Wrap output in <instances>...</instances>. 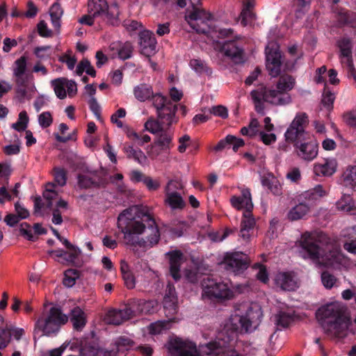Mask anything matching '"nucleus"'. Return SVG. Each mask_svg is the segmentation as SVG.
<instances>
[{
    "mask_svg": "<svg viewBox=\"0 0 356 356\" xmlns=\"http://www.w3.org/2000/svg\"><path fill=\"white\" fill-rule=\"evenodd\" d=\"M118 228L123 233L127 245L150 248L160 240V233L154 218L145 213L142 218L133 217L129 209L124 210L118 218Z\"/></svg>",
    "mask_w": 356,
    "mask_h": 356,
    "instance_id": "1",
    "label": "nucleus"
},
{
    "mask_svg": "<svg viewBox=\"0 0 356 356\" xmlns=\"http://www.w3.org/2000/svg\"><path fill=\"white\" fill-rule=\"evenodd\" d=\"M299 243L302 257L318 266L332 267L341 264L343 259L339 245L323 232H305Z\"/></svg>",
    "mask_w": 356,
    "mask_h": 356,
    "instance_id": "2",
    "label": "nucleus"
},
{
    "mask_svg": "<svg viewBox=\"0 0 356 356\" xmlns=\"http://www.w3.org/2000/svg\"><path fill=\"white\" fill-rule=\"evenodd\" d=\"M168 349L170 356H242L235 350H225L219 341L209 342L197 350L195 343L177 338L169 343Z\"/></svg>",
    "mask_w": 356,
    "mask_h": 356,
    "instance_id": "3",
    "label": "nucleus"
},
{
    "mask_svg": "<svg viewBox=\"0 0 356 356\" xmlns=\"http://www.w3.org/2000/svg\"><path fill=\"white\" fill-rule=\"evenodd\" d=\"M153 106L157 114V120L150 118L145 123V129L152 134L162 133L165 128H169L177 122L176 112L177 106L162 95L154 97Z\"/></svg>",
    "mask_w": 356,
    "mask_h": 356,
    "instance_id": "4",
    "label": "nucleus"
},
{
    "mask_svg": "<svg viewBox=\"0 0 356 356\" xmlns=\"http://www.w3.org/2000/svg\"><path fill=\"white\" fill-rule=\"evenodd\" d=\"M254 108L258 113L264 115V102L273 106H284L291 102L289 92L276 89H268L264 84H260L250 92Z\"/></svg>",
    "mask_w": 356,
    "mask_h": 356,
    "instance_id": "5",
    "label": "nucleus"
},
{
    "mask_svg": "<svg viewBox=\"0 0 356 356\" xmlns=\"http://www.w3.org/2000/svg\"><path fill=\"white\" fill-rule=\"evenodd\" d=\"M69 317L63 313L60 308L52 307L44 312L35 324V332H40L44 336L56 334L61 326L68 321Z\"/></svg>",
    "mask_w": 356,
    "mask_h": 356,
    "instance_id": "6",
    "label": "nucleus"
},
{
    "mask_svg": "<svg viewBox=\"0 0 356 356\" xmlns=\"http://www.w3.org/2000/svg\"><path fill=\"white\" fill-rule=\"evenodd\" d=\"M202 289V298L208 300L220 301L231 300L234 298V291L227 283L218 282L216 280L207 276L201 281Z\"/></svg>",
    "mask_w": 356,
    "mask_h": 356,
    "instance_id": "7",
    "label": "nucleus"
},
{
    "mask_svg": "<svg viewBox=\"0 0 356 356\" xmlns=\"http://www.w3.org/2000/svg\"><path fill=\"white\" fill-rule=\"evenodd\" d=\"M88 13L93 17H100L103 21L111 25H117L119 22V9L116 3L110 6L106 0H89Z\"/></svg>",
    "mask_w": 356,
    "mask_h": 356,
    "instance_id": "8",
    "label": "nucleus"
},
{
    "mask_svg": "<svg viewBox=\"0 0 356 356\" xmlns=\"http://www.w3.org/2000/svg\"><path fill=\"white\" fill-rule=\"evenodd\" d=\"M193 7L186 10L185 19L198 33H207L210 30L209 22L211 19L210 13H207L203 8L196 6L195 3L191 1Z\"/></svg>",
    "mask_w": 356,
    "mask_h": 356,
    "instance_id": "9",
    "label": "nucleus"
},
{
    "mask_svg": "<svg viewBox=\"0 0 356 356\" xmlns=\"http://www.w3.org/2000/svg\"><path fill=\"white\" fill-rule=\"evenodd\" d=\"M243 308L245 309V312L238 318L241 330L246 332H252L261 322L263 316L261 307L257 303H251L244 305Z\"/></svg>",
    "mask_w": 356,
    "mask_h": 356,
    "instance_id": "10",
    "label": "nucleus"
},
{
    "mask_svg": "<svg viewBox=\"0 0 356 356\" xmlns=\"http://www.w3.org/2000/svg\"><path fill=\"white\" fill-rule=\"evenodd\" d=\"M308 122L306 113L297 114L285 133L286 140L294 143L295 146L297 145L299 141L304 139L305 128Z\"/></svg>",
    "mask_w": 356,
    "mask_h": 356,
    "instance_id": "11",
    "label": "nucleus"
},
{
    "mask_svg": "<svg viewBox=\"0 0 356 356\" xmlns=\"http://www.w3.org/2000/svg\"><path fill=\"white\" fill-rule=\"evenodd\" d=\"M222 264L227 270L239 273L248 268L250 259L245 254L241 252H234L227 253Z\"/></svg>",
    "mask_w": 356,
    "mask_h": 356,
    "instance_id": "12",
    "label": "nucleus"
},
{
    "mask_svg": "<svg viewBox=\"0 0 356 356\" xmlns=\"http://www.w3.org/2000/svg\"><path fill=\"white\" fill-rule=\"evenodd\" d=\"M266 67L269 74L273 77L280 73L281 53L276 43L271 42L266 48Z\"/></svg>",
    "mask_w": 356,
    "mask_h": 356,
    "instance_id": "13",
    "label": "nucleus"
},
{
    "mask_svg": "<svg viewBox=\"0 0 356 356\" xmlns=\"http://www.w3.org/2000/svg\"><path fill=\"white\" fill-rule=\"evenodd\" d=\"M317 316L323 323L339 320L341 317H346V308L339 302L327 304L318 309Z\"/></svg>",
    "mask_w": 356,
    "mask_h": 356,
    "instance_id": "14",
    "label": "nucleus"
},
{
    "mask_svg": "<svg viewBox=\"0 0 356 356\" xmlns=\"http://www.w3.org/2000/svg\"><path fill=\"white\" fill-rule=\"evenodd\" d=\"M350 325V319L348 316L341 317L339 320L323 323L325 332L330 337L343 338L347 335V330Z\"/></svg>",
    "mask_w": 356,
    "mask_h": 356,
    "instance_id": "15",
    "label": "nucleus"
},
{
    "mask_svg": "<svg viewBox=\"0 0 356 356\" xmlns=\"http://www.w3.org/2000/svg\"><path fill=\"white\" fill-rule=\"evenodd\" d=\"M135 316V311L129 305L120 309H112L107 313L105 321L108 324L119 325Z\"/></svg>",
    "mask_w": 356,
    "mask_h": 356,
    "instance_id": "16",
    "label": "nucleus"
},
{
    "mask_svg": "<svg viewBox=\"0 0 356 356\" xmlns=\"http://www.w3.org/2000/svg\"><path fill=\"white\" fill-rule=\"evenodd\" d=\"M163 307L165 316L168 317L171 321L172 317L177 312V296L175 286L170 283L167 285L165 290L163 298Z\"/></svg>",
    "mask_w": 356,
    "mask_h": 356,
    "instance_id": "17",
    "label": "nucleus"
},
{
    "mask_svg": "<svg viewBox=\"0 0 356 356\" xmlns=\"http://www.w3.org/2000/svg\"><path fill=\"white\" fill-rule=\"evenodd\" d=\"M139 45L140 53L147 57L154 55L156 50V41L154 34L149 31L140 32Z\"/></svg>",
    "mask_w": 356,
    "mask_h": 356,
    "instance_id": "18",
    "label": "nucleus"
},
{
    "mask_svg": "<svg viewBox=\"0 0 356 356\" xmlns=\"http://www.w3.org/2000/svg\"><path fill=\"white\" fill-rule=\"evenodd\" d=\"M24 334L23 328L17 327L13 325H6L5 327L0 329V350L3 349L9 344L11 337L16 340H19Z\"/></svg>",
    "mask_w": 356,
    "mask_h": 356,
    "instance_id": "19",
    "label": "nucleus"
},
{
    "mask_svg": "<svg viewBox=\"0 0 356 356\" xmlns=\"http://www.w3.org/2000/svg\"><path fill=\"white\" fill-rule=\"evenodd\" d=\"M222 51L235 64L244 63V51L234 41L225 42L222 47Z\"/></svg>",
    "mask_w": 356,
    "mask_h": 356,
    "instance_id": "20",
    "label": "nucleus"
},
{
    "mask_svg": "<svg viewBox=\"0 0 356 356\" xmlns=\"http://www.w3.org/2000/svg\"><path fill=\"white\" fill-rule=\"evenodd\" d=\"M337 163L333 158L323 159L321 161L315 163L314 172L316 176L330 177L337 170Z\"/></svg>",
    "mask_w": 356,
    "mask_h": 356,
    "instance_id": "21",
    "label": "nucleus"
},
{
    "mask_svg": "<svg viewBox=\"0 0 356 356\" xmlns=\"http://www.w3.org/2000/svg\"><path fill=\"white\" fill-rule=\"evenodd\" d=\"M276 285L284 291H294L298 287L296 275L291 273H280L275 277Z\"/></svg>",
    "mask_w": 356,
    "mask_h": 356,
    "instance_id": "22",
    "label": "nucleus"
},
{
    "mask_svg": "<svg viewBox=\"0 0 356 356\" xmlns=\"http://www.w3.org/2000/svg\"><path fill=\"white\" fill-rule=\"evenodd\" d=\"M251 212H244L241 221L239 236L246 242L250 240L251 232L256 225V220Z\"/></svg>",
    "mask_w": 356,
    "mask_h": 356,
    "instance_id": "23",
    "label": "nucleus"
},
{
    "mask_svg": "<svg viewBox=\"0 0 356 356\" xmlns=\"http://www.w3.org/2000/svg\"><path fill=\"white\" fill-rule=\"evenodd\" d=\"M232 205L238 210L244 209V212L252 211L253 204L251 194L248 189H243L240 196H234L231 198Z\"/></svg>",
    "mask_w": 356,
    "mask_h": 356,
    "instance_id": "24",
    "label": "nucleus"
},
{
    "mask_svg": "<svg viewBox=\"0 0 356 356\" xmlns=\"http://www.w3.org/2000/svg\"><path fill=\"white\" fill-rule=\"evenodd\" d=\"M298 155L305 161H312L318 155V144L315 141H309L296 145Z\"/></svg>",
    "mask_w": 356,
    "mask_h": 356,
    "instance_id": "25",
    "label": "nucleus"
},
{
    "mask_svg": "<svg viewBox=\"0 0 356 356\" xmlns=\"http://www.w3.org/2000/svg\"><path fill=\"white\" fill-rule=\"evenodd\" d=\"M81 354L82 356H117V351L115 350L107 351L99 348L95 343L86 342L81 345Z\"/></svg>",
    "mask_w": 356,
    "mask_h": 356,
    "instance_id": "26",
    "label": "nucleus"
},
{
    "mask_svg": "<svg viewBox=\"0 0 356 356\" xmlns=\"http://www.w3.org/2000/svg\"><path fill=\"white\" fill-rule=\"evenodd\" d=\"M167 255L169 257L170 274L175 280H178L180 278L179 269L183 261V254L175 250L168 252Z\"/></svg>",
    "mask_w": 356,
    "mask_h": 356,
    "instance_id": "27",
    "label": "nucleus"
},
{
    "mask_svg": "<svg viewBox=\"0 0 356 356\" xmlns=\"http://www.w3.org/2000/svg\"><path fill=\"white\" fill-rule=\"evenodd\" d=\"M134 97L140 102L151 99L153 103L154 97L160 93H154L152 87L146 83H140L134 89Z\"/></svg>",
    "mask_w": 356,
    "mask_h": 356,
    "instance_id": "28",
    "label": "nucleus"
},
{
    "mask_svg": "<svg viewBox=\"0 0 356 356\" xmlns=\"http://www.w3.org/2000/svg\"><path fill=\"white\" fill-rule=\"evenodd\" d=\"M70 319L72 323L73 328L76 331L82 330L86 326V316L79 307H75L70 311Z\"/></svg>",
    "mask_w": 356,
    "mask_h": 356,
    "instance_id": "29",
    "label": "nucleus"
},
{
    "mask_svg": "<svg viewBox=\"0 0 356 356\" xmlns=\"http://www.w3.org/2000/svg\"><path fill=\"white\" fill-rule=\"evenodd\" d=\"M164 203L172 210H182L186 207V202L179 193L165 192Z\"/></svg>",
    "mask_w": 356,
    "mask_h": 356,
    "instance_id": "30",
    "label": "nucleus"
},
{
    "mask_svg": "<svg viewBox=\"0 0 356 356\" xmlns=\"http://www.w3.org/2000/svg\"><path fill=\"white\" fill-rule=\"evenodd\" d=\"M325 191L323 189L321 185H317L315 188L312 190L307 191L302 193L298 197V201L305 202L307 203L310 207L312 202L318 198L324 196Z\"/></svg>",
    "mask_w": 356,
    "mask_h": 356,
    "instance_id": "31",
    "label": "nucleus"
},
{
    "mask_svg": "<svg viewBox=\"0 0 356 356\" xmlns=\"http://www.w3.org/2000/svg\"><path fill=\"white\" fill-rule=\"evenodd\" d=\"M110 49L115 51L121 59L126 60L131 57L134 47L129 42L123 44L120 42H115L111 44Z\"/></svg>",
    "mask_w": 356,
    "mask_h": 356,
    "instance_id": "32",
    "label": "nucleus"
},
{
    "mask_svg": "<svg viewBox=\"0 0 356 356\" xmlns=\"http://www.w3.org/2000/svg\"><path fill=\"white\" fill-rule=\"evenodd\" d=\"M299 203L292 207L288 213V218L291 220H298L306 216L310 210V206L305 202L298 201Z\"/></svg>",
    "mask_w": 356,
    "mask_h": 356,
    "instance_id": "33",
    "label": "nucleus"
},
{
    "mask_svg": "<svg viewBox=\"0 0 356 356\" xmlns=\"http://www.w3.org/2000/svg\"><path fill=\"white\" fill-rule=\"evenodd\" d=\"M52 209V222L55 225H60L63 222L62 213L67 210L68 203L63 199H59L56 202L55 207Z\"/></svg>",
    "mask_w": 356,
    "mask_h": 356,
    "instance_id": "34",
    "label": "nucleus"
},
{
    "mask_svg": "<svg viewBox=\"0 0 356 356\" xmlns=\"http://www.w3.org/2000/svg\"><path fill=\"white\" fill-rule=\"evenodd\" d=\"M63 14L60 3L58 2L54 3L49 9V15L51 19L52 25L57 33H59L60 29V18Z\"/></svg>",
    "mask_w": 356,
    "mask_h": 356,
    "instance_id": "35",
    "label": "nucleus"
},
{
    "mask_svg": "<svg viewBox=\"0 0 356 356\" xmlns=\"http://www.w3.org/2000/svg\"><path fill=\"white\" fill-rule=\"evenodd\" d=\"M293 321V316L290 312L280 311L274 316V322L277 327H287Z\"/></svg>",
    "mask_w": 356,
    "mask_h": 356,
    "instance_id": "36",
    "label": "nucleus"
},
{
    "mask_svg": "<svg viewBox=\"0 0 356 356\" xmlns=\"http://www.w3.org/2000/svg\"><path fill=\"white\" fill-rule=\"evenodd\" d=\"M17 85V93L20 97H24L27 93L29 76L26 74L13 75Z\"/></svg>",
    "mask_w": 356,
    "mask_h": 356,
    "instance_id": "37",
    "label": "nucleus"
},
{
    "mask_svg": "<svg viewBox=\"0 0 356 356\" xmlns=\"http://www.w3.org/2000/svg\"><path fill=\"white\" fill-rule=\"evenodd\" d=\"M295 83V79L292 76L284 74L279 78L276 84V88L289 92V91L293 88Z\"/></svg>",
    "mask_w": 356,
    "mask_h": 356,
    "instance_id": "38",
    "label": "nucleus"
},
{
    "mask_svg": "<svg viewBox=\"0 0 356 356\" xmlns=\"http://www.w3.org/2000/svg\"><path fill=\"white\" fill-rule=\"evenodd\" d=\"M261 184L275 195H280L282 193L281 186L278 180L272 175L262 177Z\"/></svg>",
    "mask_w": 356,
    "mask_h": 356,
    "instance_id": "39",
    "label": "nucleus"
},
{
    "mask_svg": "<svg viewBox=\"0 0 356 356\" xmlns=\"http://www.w3.org/2000/svg\"><path fill=\"white\" fill-rule=\"evenodd\" d=\"M124 151L129 159H134L139 163H143L146 159V156L140 149H134L133 146H124Z\"/></svg>",
    "mask_w": 356,
    "mask_h": 356,
    "instance_id": "40",
    "label": "nucleus"
},
{
    "mask_svg": "<svg viewBox=\"0 0 356 356\" xmlns=\"http://www.w3.org/2000/svg\"><path fill=\"white\" fill-rule=\"evenodd\" d=\"M343 181L346 186L354 187L356 186V166L347 168L342 175Z\"/></svg>",
    "mask_w": 356,
    "mask_h": 356,
    "instance_id": "41",
    "label": "nucleus"
},
{
    "mask_svg": "<svg viewBox=\"0 0 356 356\" xmlns=\"http://www.w3.org/2000/svg\"><path fill=\"white\" fill-rule=\"evenodd\" d=\"M343 248L348 252L356 254V226L349 229L348 239L344 243Z\"/></svg>",
    "mask_w": 356,
    "mask_h": 356,
    "instance_id": "42",
    "label": "nucleus"
},
{
    "mask_svg": "<svg viewBox=\"0 0 356 356\" xmlns=\"http://www.w3.org/2000/svg\"><path fill=\"white\" fill-rule=\"evenodd\" d=\"M51 86L54 87V92L59 99H63L66 97L67 92L65 78L56 79L51 81Z\"/></svg>",
    "mask_w": 356,
    "mask_h": 356,
    "instance_id": "43",
    "label": "nucleus"
},
{
    "mask_svg": "<svg viewBox=\"0 0 356 356\" xmlns=\"http://www.w3.org/2000/svg\"><path fill=\"white\" fill-rule=\"evenodd\" d=\"M171 141L172 137L169 134L162 132L154 142V144L161 147V150L166 152L170 148Z\"/></svg>",
    "mask_w": 356,
    "mask_h": 356,
    "instance_id": "44",
    "label": "nucleus"
},
{
    "mask_svg": "<svg viewBox=\"0 0 356 356\" xmlns=\"http://www.w3.org/2000/svg\"><path fill=\"white\" fill-rule=\"evenodd\" d=\"M63 281V284L67 287H72L75 284L76 279L79 277V273L75 269H68L65 272Z\"/></svg>",
    "mask_w": 356,
    "mask_h": 356,
    "instance_id": "45",
    "label": "nucleus"
},
{
    "mask_svg": "<svg viewBox=\"0 0 356 356\" xmlns=\"http://www.w3.org/2000/svg\"><path fill=\"white\" fill-rule=\"evenodd\" d=\"M79 186L83 188L99 186V182L86 175H80L78 176Z\"/></svg>",
    "mask_w": 356,
    "mask_h": 356,
    "instance_id": "46",
    "label": "nucleus"
},
{
    "mask_svg": "<svg viewBox=\"0 0 356 356\" xmlns=\"http://www.w3.org/2000/svg\"><path fill=\"white\" fill-rule=\"evenodd\" d=\"M338 209L343 211H351L354 209V203L352 198L349 195H343V197L337 202Z\"/></svg>",
    "mask_w": 356,
    "mask_h": 356,
    "instance_id": "47",
    "label": "nucleus"
},
{
    "mask_svg": "<svg viewBox=\"0 0 356 356\" xmlns=\"http://www.w3.org/2000/svg\"><path fill=\"white\" fill-rule=\"evenodd\" d=\"M29 122V117L26 111H22L19 114L18 121L12 124V127L18 131L26 130Z\"/></svg>",
    "mask_w": 356,
    "mask_h": 356,
    "instance_id": "48",
    "label": "nucleus"
},
{
    "mask_svg": "<svg viewBox=\"0 0 356 356\" xmlns=\"http://www.w3.org/2000/svg\"><path fill=\"white\" fill-rule=\"evenodd\" d=\"M338 46L341 51V56H348L352 54V44L349 39H341L338 42Z\"/></svg>",
    "mask_w": 356,
    "mask_h": 356,
    "instance_id": "49",
    "label": "nucleus"
},
{
    "mask_svg": "<svg viewBox=\"0 0 356 356\" xmlns=\"http://www.w3.org/2000/svg\"><path fill=\"white\" fill-rule=\"evenodd\" d=\"M54 180L60 186H63L67 181V172L63 168H54Z\"/></svg>",
    "mask_w": 356,
    "mask_h": 356,
    "instance_id": "50",
    "label": "nucleus"
},
{
    "mask_svg": "<svg viewBox=\"0 0 356 356\" xmlns=\"http://www.w3.org/2000/svg\"><path fill=\"white\" fill-rule=\"evenodd\" d=\"M26 58L22 56L17 59L14 63L13 75L26 74Z\"/></svg>",
    "mask_w": 356,
    "mask_h": 356,
    "instance_id": "51",
    "label": "nucleus"
},
{
    "mask_svg": "<svg viewBox=\"0 0 356 356\" xmlns=\"http://www.w3.org/2000/svg\"><path fill=\"white\" fill-rule=\"evenodd\" d=\"M43 197L47 201V207L52 208L54 207V201L58 199V193L56 191H44Z\"/></svg>",
    "mask_w": 356,
    "mask_h": 356,
    "instance_id": "52",
    "label": "nucleus"
},
{
    "mask_svg": "<svg viewBox=\"0 0 356 356\" xmlns=\"http://www.w3.org/2000/svg\"><path fill=\"white\" fill-rule=\"evenodd\" d=\"M190 66L197 73L203 74L207 72L208 68L206 64L201 60L193 59L190 62Z\"/></svg>",
    "mask_w": 356,
    "mask_h": 356,
    "instance_id": "53",
    "label": "nucleus"
},
{
    "mask_svg": "<svg viewBox=\"0 0 356 356\" xmlns=\"http://www.w3.org/2000/svg\"><path fill=\"white\" fill-rule=\"evenodd\" d=\"M15 144L9 145L3 148V152L7 155L17 154L20 151V140L17 136H15Z\"/></svg>",
    "mask_w": 356,
    "mask_h": 356,
    "instance_id": "54",
    "label": "nucleus"
},
{
    "mask_svg": "<svg viewBox=\"0 0 356 356\" xmlns=\"http://www.w3.org/2000/svg\"><path fill=\"white\" fill-rule=\"evenodd\" d=\"M321 280L325 288L331 289L336 283L337 279L333 275L325 271L321 274Z\"/></svg>",
    "mask_w": 356,
    "mask_h": 356,
    "instance_id": "55",
    "label": "nucleus"
},
{
    "mask_svg": "<svg viewBox=\"0 0 356 356\" xmlns=\"http://www.w3.org/2000/svg\"><path fill=\"white\" fill-rule=\"evenodd\" d=\"M143 182L146 186L147 189L150 191H157L160 186L161 183L158 179H153L151 177H144Z\"/></svg>",
    "mask_w": 356,
    "mask_h": 356,
    "instance_id": "56",
    "label": "nucleus"
},
{
    "mask_svg": "<svg viewBox=\"0 0 356 356\" xmlns=\"http://www.w3.org/2000/svg\"><path fill=\"white\" fill-rule=\"evenodd\" d=\"M184 188V185L179 180L171 179L168 181L166 186H165V192H172L177 193V190H181Z\"/></svg>",
    "mask_w": 356,
    "mask_h": 356,
    "instance_id": "57",
    "label": "nucleus"
},
{
    "mask_svg": "<svg viewBox=\"0 0 356 356\" xmlns=\"http://www.w3.org/2000/svg\"><path fill=\"white\" fill-rule=\"evenodd\" d=\"M254 16L252 10L248 7H245L243 9L241 13V23L243 26H246L254 19Z\"/></svg>",
    "mask_w": 356,
    "mask_h": 356,
    "instance_id": "58",
    "label": "nucleus"
},
{
    "mask_svg": "<svg viewBox=\"0 0 356 356\" xmlns=\"http://www.w3.org/2000/svg\"><path fill=\"white\" fill-rule=\"evenodd\" d=\"M169 321H163L150 324L149 326V332L153 334L161 333V331L166 327Z\"/></svg>",
    "mask_w": 356,
    "mask_h": 356,
    "instance_id": "59",
    "label": "nucleus"
},
{
    "mask_svg": "<svg viewBox=\"0 0 356 356\" xmlns=\"http://www.w3.org/2000/svg\"><path fill=\"white\" fill-rule=\"evenodd\" d=\"M38 122L42 127H49L53 122L51 113L49 112H44L41 113L38 117Z\"/></svg>",
    "mask_w": 356,
    "mask_h": 356,
    "instance_id": "60",
    "label": "nucleus"
},
{
    "mask_svg": "<svg viewBox=\"0 0 356 356\" xmlns=\"http://www.w3.org/2000/svg\"><path fill=\"white\" fill-rule=\"evenodd\" d=\"M128 137L131 139L135 140L138 141V144L140 146L143 145L145 143H147L150 141L151 138L148 135H144L140 136L136 132L131 131L128 133Z\"/></svg>",
    "mask_w": 356,
    "mask_h": 356,
    "instance_id": "61",
    "label": "nucleus"
},
{
    "mask_svg": "<svg viewBox=\"0 0 356 356\" xmlns=\"http://www.w3.org/2000/svg\"><path fill=\"white\" fill-rule=\"evenodd\" d=\"M344 122L349 127L356 129V111H349L343 114Z\"/></svg>",
    "mask_w": 356,
    "mask_h": 356,
    "instance_id": "62",
    "label": "nucleus"
},
{
    "mask_svg": "<svg viewBox=\"0 0 356 356\" xmlns=\"http://www.w3.org/2000/svg\"><path fill=\"white\" fill-rule=\"evenodd\" d=\"M133 343V341L130 339L125 337H121L115 343L117 348L115 350L117 351L118 353L123 348L128 349L131 347Z\"/></svg>",
    "mask_w": 356,
    "mask_h": 356,
    "instance_id": "63",
    "label": "nucleus"
},
{
    "mask_svg": "<svg viewBox=\"0 0 356 356\" xmlns=\"http://www.w3.org/2000/svg\"><path fill=\"white\" fill-rule=\"evenodd\" d=\"M37 27L38 32L40 36L44 38H49L53 35L52 31L48 29L47 24L44 20L40 21L38 24Z\"/></svg>",
    "mask_w": 356,
    "mask_h": 356,
    "instance_id": "64",
    "label": "nucleus"
}]
</instances>
